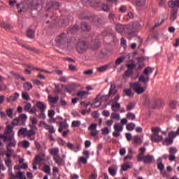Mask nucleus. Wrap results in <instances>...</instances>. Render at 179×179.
<instances>
[{"label": "nucleus", "instance_id": "obj_12", "mask_svg": "<svg viewBox=\"0 0 179 179\" xmlns=\"http://www.w3.org/2000/svg\"><path fill=\"white\" fill-rule=\"evenodd\" d=\"M83 5H90L92 8H97L99 6V2H96L94 0H81Z\"/></svg>", "mask_w": 179, "mask_h": 179}, {"label": "nucleus", "instance_id": "obj_41", "mask_svg": "<svg viewBox=\"0 0 179 179\" xmlns=\"http://www.w3.org/2000/svg\"><path fill=\"white\" fill-rule=\"evenodd\" d=\"M34 135H36V131L33 129L27 130V136L28 138H31V136H34Z\"/></svg>", "mask_w": 179, "mask_h": 179}, {"label": "nucleus", "instance_id": "obj_26", "mask_svg": "<svg viewBox=\"0 0 179 179\" xmlns=\"http://www.w3.org/2000/svg\"><path fill=\"white\" fill-rule=\"evenodd\" d=\"M27 128H21L18 130L17 135L18 136H27Z\"/></svg>", "mask_w": 179, "mask_h": 179}, {"label": "nucleus", "instance_id": "obj_11", "mask_svg": "<svg viewBox=\"0 0 179 179\" xmlns=\"http://www.w3.org/2000/svg\"><path fill=\"white\" fill-rule=\"evenodd\" d=\"M24 173L19 171L16 173V175L13 174V173H10V179H26V176H24Z\"/></svg>", "mask_w": 179, "mask_h": 179}, {"label": "nucleus", "instance_id": "obj_16", "mask_svg": "<svg viewBox=\"0 0 179 179\" xmlns=\"http://www.w3.org/2000/svg\"><path fill=\"white\" fill-rule=\"evenodd\" d=\"M88 94L89 92L80 90L77 92L76 96L80 100H83V99H86V97H87Z\"/></svg>", "mask_w": 179, "mask_h": 179}, {"label": "nucleus", "instance_id": "obj_21", "mask_svg": "<svg viewBox=\"0 0 179 179\" xmlns=\"http://www.w3.org/2000/svg\"><path fill=\"white\" fill-rule=\"evenodd\" d=\"M20 96V94H19V93L15 92L14 95L10 96L8 98H7L8 103L15 101V100H17V99H19Z\"/></svg>", "mask_w": 179, "mask_h": 179}, {"label": "nucleus", "instance_id": "obj_47", "mask_svg": "<svg viewBox=\"0 0 179 179\" xmlns=\"http://www.w3.org/2000/svg\"><path fill=\"white\" fill-rule=\"evenodd\" d=\"M43 171L46 174H50L51 173V168L48 165H45L43 166Z\"/></svg>", "mask_w": 179, "mask_h": 179}, {"label": "nucleus", "instance_id": "obj_18", "mask_svg": "<svg viewBox=\"0 0 179 179\" xmlns=\"http://www.w3.org/2000/svg\"><path fill=\"white\" fill-rule=\"evenodd\" d=\"M168 6L171 9H174V8H179V0H170L168 2Z\"/></svg>", "mask_w": 179, "mask_h": 179}, {"label": "nucleus", "instance_id": "obj_5", "mask_svg": "<svg viewBox=\"0 0 179 179\" xmlns=\"http://www.w3.org/2000/svg\"><path fill=\"white\" fill-rule=\"evenodd\" d=\"M155 71V69H152L150 67L145 68L143 71V75L140 76L138 78V82L144 83L146 86V83L150 80V78H149V74L152 73Z\"/></svg>", "mask_w": 179, "mask_h": 179}, {"label": "nucleus", "instance_id": "obj_54", "mask_svg": "<svg viewBox=\"0 0 179 179\" xmlns=\"http://www.w3.org/2000/svg\"><path fill=\"white\" fill-rule=\"evenodd\" d=\"M131 87L135 91L138 87H140L141 85H139V82H136L134 83L131 84Z\"/></svg>", "mask_w": 179, "mask_h": 179}, {"label": "nucleus", "instance_id": "obj_1", "mask_svg": "<svg viewBox=\"0 0 179 179\" xmlns=\"http://www.w3.org/2000/svg\"><path fill=\"white\" fill-rule=\"evenodd\" d=\"M10 6H15L16 5L17 9L20 13H21L22 10H33V9H37V6L38 4L34 5V0H24L22 3H17L16 0L9 1Z\"/></svg>", "mask_w": 179, "mask_h": 179}, {"label": "nucleus", "instance_id": "obj_62", "mask_svg": "<svg viewBox=\"0 0 179 179\" xmlns=\"http://www.w3.org/2000/svg\"><path fill=\"white\" fill-rule=\"evenodd\" d=\"M169 107H170V108H176V107H177V101H172L169 103Z\"/></svg>", "mask_w": 179, "mask_h": 179}, {"label": "nucleus", "instance_id": "obj_6", "mask_svg": "<svg viewBox=\"0 0 179 179\" xmlns=\"http://www.w3.org/2000/svg\"><path fill=\"white\" fill-rule=\"evenodd\" d=\"M70 38L71 36H69V33H62L55 38V43L57 45H62L66 43H69Z\"/></svg>", "mask_w": 179, "mask_h": 179}, {"label": "nucleus", "instance_id": "obj_7", "mask_svg": "<svg viewBox=\"0 0 179 179\" xmlns=\"http://www.w3.org/2000/svg\"><path fill=\"white\" fill-rule=\"evenodd\" d=\"M27 120V115L26 114H22L12 121V125H26Z\"/></svg>", "mask_w": 179, "mask_h": 179}, {"label": "nucleus", "instance_id": "obj_13", "mask_svg": "<svg viewBox=\"0 0 179 179\" xmlns=\"http://www.w3.org/2000/svg\"><path fill=\"white\" fill-rule=\"evenodd\" d=\"M118 90H117V87L115 86V84L110 83V88L109 90V93L108 95L106 96V97H110L114 96Z\"/></svg>", "mask_w": 179, "mask_h": 179}, {"label": "nucleus", "instance_id": "obj_30", "mask_svg": "<svg viewBox=\"0 0 179 179\" xmlns=\"http://www.w3.org/2000/svg\"><path fill=\"white\" fill-rule=\"evenodd\" d=\"M80 27L83 31H90V25H89L87 23L81 24Z\"/></svg>", "mask_w": 179, "mask_h": 179}, {"label": "nucleus", "instance_id": "obj_38", "mask_svg": "<svg viewBox=\"0 0 179 179\" xmlns=\"http://www.w3.org/2000/svg\"><path fill=\"white\" fill-rule=\"evenodd\" d=\"M135 123L131 122L127 124L126 128L127 131H134V129H135Z\"/></svg>", "mask_w": 179, "mask_h": 179}, {"label": "nucleus", "instance_id": "obj_36", "mask_svg": "<svg viewBox=\"0 0 179 179\" xmlns=\"http://www.w3.org/2000/svg\"><path fill=\"white\" fill-rule=\"evenodd\" d=\"M123 93L128 97H132V96H134V93H132L131 89H124L123 90Z\"/></svg>", "mask_w": 179, "mask_h": 179}, {"label": "nucleus", "instance_id": "obj_31", "mask_svg": "<svg viewBox=\"0 0 179 179\" xmlns=\"http://www.w3.org/2000/svg\"><path fill=\"white\" fill-rule=\"evenodd\" d=\"M12 132H13V126L10 124L8 125L5 130V134L7 136H10V134H11Z\"/></svg>", "mask_w": 179, "mask_h": 179}, {"label": "nucleus", "instance_id": "obj_50", "mask_svg": "<svg viewBox=\"0 0 179 179\" xmlns=\"http://www.w3.org/2000/svg\"><path fill=\"white\" fill-rule=\"evenodd\" d=\"M59 127L62 129H66V128H68V127H69V125L68 124V123H66L65 122H59Z\"/></svg>", "mask_w": 179, "mask_h": 179}, {"label": "nucleus", "instance_id": "obj_44", "mask_svg": "<svg viewBox=\"0 0 179 179\" xmlns=\"http://www.w3.org/2000/svg\"><path fill=\"white\" fill-rule=\"evenodd\" d=\"M36 116L40 120H45V111H41V113L38 115L36 114Z\"/></svg>", "mask_w": 179, "mask_h": 179}, {"label": "nucleus", "instance_id": "obj_25", "mask_svg": "<svg viewBox=\"0 0 179 179\" xmlns=\"http://www.w3.org/2000/svg\"><path fill=\"white\" fill-rule=\"evenodd\" d=\"M157 164L158 170H159L160 171L162 170H164V164H163V159H162V158H159L157 160Z\"/></svg>", "mask_w": 179, "mask_h": 179}, {"label": "nucleus", "instance_id": "obj_4", "mask_svg": "<svg viewBox=\"0 0 179 179\" xmlns=\"http://www.w3.org/2000/svg\"><path fill=\"white\" fill-rule=\"evenodd\" d=\"M77 51L79 54H83L87 48H89V44L85 37L80 38L76 45Z\"/></svg>", "mask_w": 179, "mask_h": 179}, {"label": "nucleus", "instance_id": "obj_40", "mask_svg": "<svg viewBox=\"0 0 179 179\" xmlns=\"http://www.w3.org/2000/svg\"><path fill=\"white\" fill-rule=\"evenodd\" d=\"M114 129L116 132H122V129H124V127L120 124H115L114 125Z\"/></svg>", "mask_w": 179, "mask_h": 179}, {"label": "nucleus", "instance_id": "obj_28", "mask_svg": "<svg viewBox=\"0 0 179 179\" xmlns=\"http://www.w3.org/2000/svg\"><path fill=\"white\" fill-rule=\"evenodd\" d=\"M100 106H101V103L100 102V100H99V96H97V97L95 98V99L94 100L92 106L94 108H97L98 107H100Z\"/></svg>", "mask_w": 179, "mask_h": 179}, {"label": "nucleus", "instance_id": "obj_2", "mask_svg": "<svg viewBox=\"0 0 179 179\" xmlns=\"http://www.w3.org/2000/svg\"><path fill=\"white\" fill-rule=\"evenodd\" d=\"M141 28V24L134 23V24H117L115 27V30L117 33H128V34H131V33H135L137 30H139Z\"/></svg>", "mask_w": 179, "mask_h": 179}, {"label": "nucleus", "instance_id": "obj_51", "mask_svg": "<svg viewBox=\"0 0 179 179\" xmlns=\"http://www.w3.org/2000/svg\"><path fill=\"white\" fill-rule=\"evenodd\" d=\"M124 59H125V57H119L116 59L115 61V64L116 65H121V64H122V62H124Z\"/></svg>", "mask_w": 179, "mask_h": 179}, {"label": "nucleus", "instance_id": "obj_48", "mask_svg": "<svg viewBox=\"0 0 179 179\" xmlns=\"http://www.w3.org/2000/svg\"><path fill=\"white\" fill-rule=\"evenodd\" d=\"M21 96L22 99L24 100H26L27 101H28V100H30V96H29V94H27V92H22Z\"/></svg>", "mask_w": 179, "mask_h": 179}, {"label": "nucleus", "instance_id": "obj_34", "mask_svg": "<svg viewBox=\"0 0 179 179\" xmlns=\"http://www.w3.org/2000/svg\"><path fill=\"white\" fill-rule=\"evenodd\" d=\"M0 139L3 141V142H6V141L8 142V141H12V137H11V135L8 136L6 134H1L0 135Z\"/></svg>", "mask_w": 179, "mask_h": 179}, {"label": "nucleus", "instance_id": "obj_17", "mask_svg": "<svg viewBox=\"0 0 179 179\" xmlns=\"http://www.w3.org/2000/svg\"><path fill=\"white\" fill-rule=\"evenodd\" d=\"M35 106L38 108L39 111H45L47 110V104L42 101H37Z\"/></svg>", "mask_w": 179, "mask_h": 179}, {"label": "nucleus", "instance_id": "obj_52", "mask_svg": "<svg viewBox=\"0 0 179 179\" xmlns=\"http://www.w3.org/2000/svg\"><path fill=\"white\" fill-rule=\"evenodd\" d=\"M36 113H37V107L36 106L30 108L29 114H34L35 115H37Z\"/></svg>", "mask_w": 179, "mask_h": 179}, {"label": "nucleus", "instance_id": "obj_61", "mask_svg": "<svg viewBox=\"0 0 179 179\" xmlns=\"http://www.w3.org/2000/svg\"><path fill=\"white\" fill-rule=\"evenodd\" d=\"M101 9H102V10H103V12H108V10H110V8L108 7V5H107V4H103Z\"/></svg>", "mask_w": 179, "mask_h": 179}, {"label": "nucleus", "instance_id": "obj_60", "mask_svg": "<svg viewBox=\"0 0 179 179\" xmlns=\"http://www.w3.org/2000/svg\"><path fill=\"white\" fill-rule=\"evenodd\" d=\"M138 162H142V160H145V155L144 154H139L137 156Z\"/></svg>", "mask_w": 179, "mask_h": 179}, {"label": "nucleus", "instance_id": "obj_55", "mask_svg": "<svg viewBox=\"0 0 179 179\" xmlns=\"http://www.w3.org/2000/svg\"><path fill=\"white\" fill-rule=\"evenodd\" d=\"M87 159L85 157H80L78 159V162H80V163H83V164H86V163H87Z\"/></svg>", "mask_w": 179, "mask_h": 179}, {"label": "nucleus", "instance_id": "obj_63", "mask_svg": "<svg viewBox=\"0 0 179 179\" xmlns=\"http://www.w3.org/2000/svg\"><path fill=\"white\" fill-rule=\"evenodd\" d=\"M127 9H128L127 6H122L120 8V12H121V13H125V12H127Z\"/></svg>", "mask_w": 179, "mask_h": 179}, {"label": "nucleus", "instance_id": "obj_8", "mask_svg": "<svg viewBox=\"0 0 179 179\" xmlns=\"http://www.w3.org/2000/svg\"><path fill=\"white\" fill-rule=\"evenodd\" d=\"M43 162H45V155L44 153L36 155L34 159V164H41Z\"/></svg>", "mask_w": 179, "mask_h": 179}, {"label": "nucleus", "instance_id": "obj_24", "mask_svg": "<svg viewBox=\"0 0 179 179\" xmlns=\"http://www.w3.org/2000/svg\"><path fill=\"white\" fill-rule=\"evenodd\" d=\"M12 140L8 141L7 142H9L8 145H6V148H15L16 146V141H15V138L13 134H11Z\"/></svg>", "mask_w": 179, "mask_h": 179}, {"label": "nucleus", "instance_id": "obj_9", "mask_svg": "<svg viewBox=\"0 0 179 179\" xmlns=\"http://www.w3.org/2000/svg\"><path fill=\"white\" fill-rule=\"evenodd\" d=\"M169 155L168 156L170 162H174V160H176V153H177V152H178V150H177V148L176 147H171L169 148Z\"/></svg>", "mask_w": 179, "mask_h": 179}, {"label": "nucleus", "instance_id": "obj_14", "mask_svg": "<svg viewBox=\"0 0 179 179\" xmlns=\"http://www.w3.org/2000/svg\"><path fill=\"white\" fill-rule=\"evenodd\" d=\"M108 171L112 177L117 176V171H118V166L117 165H112L108 169Z\"/></svg>", "mask_w": 179, "mask_h": 179}, {"label": "nucleus", "instance_id": "obj_23", "mask_svg": "<svg viewBox=\"0 0 179 179\" xmlns=\"http://www.w3.org/2000/svg\"><path fill=\"white\" fill-rule=\"evenodd\" d=\"M112 111H114L115 113L118 111L120 108H121V104L118 102H113L111 105Z\"/></svg>", "mask_w": 179, "mask_h": 179}, {"label": "nucleus", "instance_id": "obj_15", "mask_svg": "<svg viewBox=\"0 0 179 179\" xmlns=\"http://www.w3.org/2000/svg\"><path fill=\"white\" fill-rule=\"evenodd\" d=\"M53 160L58 166H65V159H64L62 157L59 156V155L53 157Z\"/></svg>", "mask_w": 179, "mask_h": 179}, {"label": "nucleus", "instance_id": "obj_45", "mask_svg": "<svg viewBox=\"0 0 179 179\" xmlns=\"http://www.w3.org/2000/svg\"><path fill=\"white\" fill-rule=\"evenodd\" d=\"M24 88L25 90H31L33 85L29 82H27L24 84Z\"/></svg>", "mask_w": 179, "mask_h": 179}, {"label": "nucleus", "instance_id": "obj_35", "mask_svg": "<svg viewBox=\"0 0 179 179\" xmlns=\"http://www.w3.org/2000/svg\"><path fill=\"white\" fill-rule=\"evenodd\" d=\"M78 30H79V27L76 24H75L73 26V27H72L71 29H70L67 33L69 34H69L70 33H72L73 34H75V33H77L78 32Z\"/></svg>", "mask_w": 179, "mask_h": 179}, {"label": "nucleus", "instance_id": "obj_59", "mask_svg": "<svg viewBox=\"0 0 179 179\" xmlns=\"http://www.w3.org/2000/svg\"><path fill=\"white\" fill-rule=\"evenodd\" d=\"M168 136L172 139H174L177 136V134L175 131H171L169 133Z\"/></svg>", "mask_w": 179, "mask_h": 179}, {"label": "nucleus", "instance_id": "obj_27", "mask_svg": "<svg viewBox=\"0 0 179 179\" xmlns=\"http://www.w3.org/2000/svg\"><path fill=\"white\" fill-rule=\"evenodd\" d=\"M48 99L50 103L52 104H56L58 102V100H59V96H48Z\"/></svg>", "mask_w": 179, "mask_h": 179}, {"label": "nucleus", "instance_id": "obj_37", "mask_svg": "<svg viewBox=\"0 0 179 179\" xmlns=\"http://www.w3.org/2000/svg\"><path fill=\"white\" fill-rule=\"evenodd\" d=\"M178 13V10H173L171 14V22H174L176 19H177V15Z\"/></svg>", "mask_w": 179, "mask_h": 179}, {"label": "nucleus", "instance_id": "obj_64", "mask_svg": "<svg viewBox=\"0 0 179 179\" xmlns=\"http://www.w3.org/2000/svg\"><path fill=\"white\" fill-rule=\"evenodd\" d=\"M141 138L139 136H134V143H141Z\"/></svg>", "mask_w": 179, "mask_h": 179}, {"label": "nucleus", "instance_id": "obj_42", "mask_svg": "<svg viewBox=\"0 0 179 179\" xmlns=\"http://www.w3.org/2000/svg\"><path fill=\"white\" fill-rule=\"evenodd\" d=\"M127 120L134 121L136 118V116L133 113H129L127 114Z\"/></svg>", "mask_w": 179, "mask_h": 179}, {"label": "nucleus", "instance_id": "obj_33", "mask_svg": "<svg viewBox=\"0 0 179 179\" xmlns=\"http://www.w3.org/2000/svg\"><path fill=\"white\" fill-rule=\"evenodd\" d=\"M21 47H23V48H25V50L32 51L33 52H37V49H36L35 48H31L29 45L22 43Z\"/></svg>", "mask_w": 179, "mask_h": 179}, {"label": "nucleus", "instance_id": "obj_53", "mask_svg": "<svg viewBox=\"0 0 179 179\" xmlns=\"http://www.w3.org/2000/svg\"><path fill=\"white\" fill-rule=\"evenodd\" d=\"M134 108H135V104H134L133 103H129L127 106V111H131V110H134Z\"/></svg>", "mask_w": 179, "mask_h": 179}, {"label": "nucleus", "instance_id": "obj_57", "mask_svg": "<svg viewBox=\"0 0 179 179\" xmlns=\"http://www.w3.org/2000/svg\"><path fill=\"white\" fill-rule=\"evenodd\" d=\"M29 146H30V142L26 140L22 142V148L27 149V148H29Z\"/></svg>", "mask_w": 179, "mask_h": 179}, {"label": "nucleus", "instance_id": "obj_56", "mask_svg": "<svg viewBox=\"0 0 179 179\" xmlns=\"http://www.w3.org/2000/svg\"><path fill=\"white\" fill-rule=\"evenodd\" d=\"M5 164L7 167H9L10 169V166H12V160L10 159H6Z\"/></svg>", "mask_w": 179, "mask_h": 179}, {"label": "nucleus", "instance_id": "obj_58", "mask_svg": "<svg viewBox=\"0 0 179 179\" xmlns=\"http://www.w3.org/2000/svg\"><path fill=\"white\" fill-rule=\"evenodd\" d=\"M48 115L49 118H53L54 115H55V111H54L52 110H49Z\"/></svg>", "mask_w": 179, "mask_h": 179}, {"label": "nucleus", "instance_id": "obj_29", "mask_svg": "<svg viewBox=\"0 0 179 179\" xmlns=\"http://www.w3.org/2000/svg\"><path fill=\"white\" fill-rule=\"evenodd\" d=\"M146 87H148V83L145 84L144 87H140L134 90V92H136L138 94H142V93L146 90Z\"/></svg>", "mask_w": 179, "mask_h": 179}, {"label": "nucleus", "instance_id": "obj_39", "mask_svg": "<svg viewBox=\"0 0 179 179\" xmlns=\"http://www.w3.org/2000/svg\"><path fill=\"white\" fill-rule=\"evenodd\" d=\"M27 36L29 38H33L34 37V29H28Z\"/></svg>", "mask_w": 179, "mask_h": 179}, {"label": "nucleus", "instance_id": "obj_46", "mask_svg": "<svg viewBox=\"0 0 179 179\" xmlns=\"http://www.w3.org/2000/svg\"><path fill=\"white\" fill-rule=\"evenodd\" d=\"M71 127H73V128H78V127H80V121L73 120L71 123Z\"/></svg>", "mask_w": 179, "mask_h": 179}, {"label": "nucleus", "instance_id": "obj_3", "mask_svg": "<svg viewBox=\"0 0 179 179\" xmlns=\"http://www.w3.org/2000/svg\"><path fill=\"white\" fill-rule=\"evenodd\" d=\"M152 132L153 133L150 137V139L152 142H163V143H169V145H173L174 143V139L169 137L163 139V136L159 135L160 132V128L155 127L152 129Z\"/></svg>", "mask_w": 179, "mask_h": 179}, {"label": "nucleus", "instance_id": "obj_49", "mask_svg": "<svg viewBox=\"0 0 179 179\" xmlns=\"http://www.w3.org/2000/svg\"><path fill=\"white\" fill-rule=\"evenodd\" d=\"M26 103V105L24 107V111H30V109L31 108V103H27V102H24Z\"/></svg>", "mask_w": 179, "mask_h": 179}, {"label": "nucleus", "instance_id": "obj_20", "mask_svg": "<svg viewBox=\"0 0 179 179\" xmlns=\"http://www.w3.org/2000/svg\"><path fill=\"white\" fill-rule=\"evenodd\" d=\"M49 153L53 157V158L56 157L59 155V149L58 148H52L49 150Z\"/></svg>", "mask_w": 179, "mask_h": 179}, {"label": "nucleus", "instance_id": "obj_32", "mask_svg": "<svg viewBox=\"0 0 179 179\" xmlns=\"http://www.w3.org/2000/svg\"><path fill=\"white\" fill-rule=\"evenodd\" d=\"M136 5L137 8H143L146 5V0H137Z\"/></svg>", "mask_w": 179, "mask_h": 179}, {"label": "nucleus", "instance_id": "obj_19", "mask_svg": "<svg viewBox=\"0 0 179 179\" xmlns=\"http://www.w3.org/2000/svg\"><path fill=\"white\" fill-rule=\"evenodd\" d=\"M155 160V157L153 155H148L144 157L145 164H150Z\"/></svg>", "mask_w": 179, "mask_h": 179}, {"label": "nucleus", "instance_id": "obj_43", "mask_svg": "<svg viewBox=\"0 0 179 179\" xmlns=\"http://www.w3.org/2000/svg\"><path fill=\"white\" fill-rule=\"evenodd\" d=\"M0 27L6 29V30H9L12 27L10 26V24L8 23H0Z\"/></svg>", "mask_w": 179, "mask_h": 179}, {"label": "nucleus", "instance_id": "obj_22", "mask_svg": "<svg viewBox=\"0 0 179 179\" xmlns=\"http://www.w3.org/2000/svg\"><path fill=\"white\" fill-rule=\"evenodd\" d=\"M108 66H110V64H105L103 66L97 67L96 72H99V73H103V72H106V71L108 69Z\"/></svg>", "mask_w": 179, "mask_h": 179}, {"label": "nucleus", "instance_id": "obj_10", "mask_svg": "<svg viewBox=\"0 0 179 179\" xmlns=\"http://www.w3.org/2000/svg\"><path fill=\"white\" fill-rule=\"evenodd\" d=\"M41 125H43L44 129H46V131H48L49 134H55V129L54 128V126L50 125L47 124L45 122H41Z\"/></svg>", "mask_w": 179, "mask_h": 179}]
</instances>
